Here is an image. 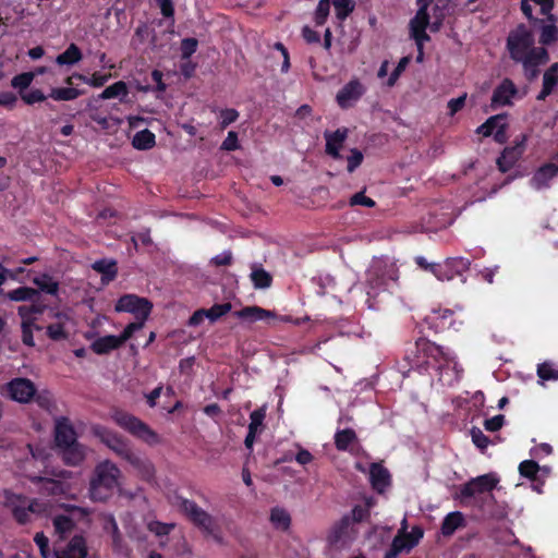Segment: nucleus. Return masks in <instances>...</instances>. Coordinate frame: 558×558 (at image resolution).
<instances>
[{
	"mask_svg": "<svg viewBox=\"0 0 558 558\" xmlns=\"http://www.w3.org/2000/svg\"><path fill=\"white\" fill-rule=\"evenodd\" d=\"M351 529V519L350 515L342 517L337 523H335L328 534L329 544L336 547H344L347 546L352 536L350 533Z\"/></svg>",
	"mask_w": 558,
	"mask_h": 558,
	"instance_id": "nucleus-14",
	"label": "nucleus"
},
{
	"mask_svg": "<svg viewBox=\"0 0 558 558\" xmlns=\"http://www.w3.org/2000/svg\"><path fill=\"white\" fill-rule=\"evenodd\" d=\"M21 328H22L23 343L27 347H34L35 341H34V337H33V330L34 329L39 330L40 327L36 326L35 323H28V320H26V322H22Z\"/></svg>",
	"mask_w": 558,
	"mask_h": 558,
	"instance_id": "nucleus-54",
	"label": "nucleus"
},
{
	"mask_svg": "<svg viewBox=\"0 0 558 558\" xmlns=\"http://www.w3.org/2000/svg\"><path fill=\"white\" fill-rule=\"evenodd\" d=\"M527 57L531 58L533 61L537 62L539 65L545 64L549 60L548 52L543 47L536 48L532 46V49Z\"/></svg>",
	"mask_w": 558,
	"mask_h": 558,
	"instance_id": "nucleus-59",
	"label": "nucleus"
},
{
	"mask_svg": "<svg viewBox=\"0 0 558 558\" xmlns=\"http://www.w3.org/2000/svg\"><path fill=\"white\" fill-rule=\"evenodd\" d=\"M92 268L102 275V282L112 281L118 274L117 262L113 259H98L92 264Z\"/></svg>",
	"mask_w": 558,
	"mask_h": 558,
	"instance_id": "nucleus-27",
	"label": "nucleus"
},
{
	"mask_svg": "<svg viewBox=\"0 0 558 558\" xmlns=\"http://www.w3.org/2000/svg\"><path fill=\"white\" fill-rule=\"evenodd\" d=\"M505 423V416L501 414H498L492 418H488L484 422V426L489 432H497L499 430Z\"/></svg>",
	"mask_w": 558,
	"mask_h": 558,
	"instance_id": "nucleus-63",
	"label": "nucleus"
},
{
	"mask_svg": "<svg viewBox=\"0 0 558 558\" xmlns=\"http://www.w3.org/2000/svg\"><path fill=\"white\" fill-rule=\"evenodd\" d=\"M471 437L473 444L481 450L486 449L490 442L488 437L478 427L471 429Z\"/></svg>",
	"mask_w": 558,
	"mask_h": 558,
	"instance_id": "nucleus-56",
	"label": "nucleus"
},
{
	"mask_svg": "<svg viewBox=\"0 0 558 558\" xmlns=\"http://www.w3.org/2000/svg\"><path fill=\"white\" fill-rule=\"evenodd\" d=\"M526 141V136L522 135L521 140L515 143L514 146L506 147L501 154V156L497 159V165L501 172H507L510 170L517 160L521 157L524 150V144Z\"/></svg>",
	"mask_w": 558,
	"mask_h": 558,
	"instance_id": "nucleus-16",
	"label": "nucleus"
},
{
	"mask_svg": "<svg viewBox=\"0 0 558 558\" xmlns=\"http://www.w3.org/2000/svg\"><path fill=\"white\" fill-rule=\"evenodd\" d=\"M534 43L532 32L525 25H519L507 38V48L511 59L519 62L527 58Z\"/></svg>",
	"mask_w": 558,
	"mask_h": 558,
	"instance_id": "nucleus-5",
	"label": "nucleus"
},
{
	"mask_svg": "<svg viewBox=\"0 0 558 558\" xmlns=\"http://www.w3.org/2000/svg\"><path fill=\"white\" fill-rule=\"evenodd\" d=\"M181 510L189 519L206 533H213L216 526L215 519L207 511L202 509L195 501L190 499H181Z\"/></svg>",
	"mask_w": 558,
	"mask_h": 558,
	"instance_id": "nucleus-11",
	"label": "nucleus"
},
{
	"mask_svg": "<svg viewBox=\"0 0 558 558\" xmlns=\"http://www.w3.org/2000/svg\"><path fill=\"white\" fill-rule=\"evenodd\" d=\"M111 418L118 426L149 446L158 445L161 441L160 437L155 430H153L145 422L131 413L122 410H114L111 413Z\"/></svg>",
	"mask_w": 558,
	"mask_h": 558,
	"instance_id": "nucleus-2",
	"label": "nucleus"
},
{
	"mask_svg": "<svg viewBox=\"0 0 558 558\" xmlns=\"http://www.w3.org/2000/svg\"><path fill=\"white\" fill-rule=\"evenodd\" d=\"M71 476L72 472L66 470L46 469L45 476H29V480L35 484H41L40 493L48 496H61L71 490V485L65 481Z\"/></svg>",
	"mask_w": 558,
	"mask_h": 558,
	"instance_id": "nucleus-3",
	"label": "nucleus"
},
{
	"mask_svg": "<svg viewBox=\"0 0 558 558\" xmlns=\"http://www.w3.org/2000/svg\"><path fill=\"white\" fill-rule=\"evenodd\" d=\"M21 97L27 105L41 102L47 98V96L40 89H33L28 93H22Z\"/></svg>",
	"mask_w": 558,
	"mask_h": 558,
	"instance_id": "nucleus-60",
	"label": "nucleus"
},
{
	"mask_svg": "<svg viewBox=\"0 0 558 558\" xmlns=\"http://www.w3.org/2000/svg\"><path fill=\"white\" fill-rule=\"evenodd\" d=\"M415 349L418 354L416 361L417 365H435L438 369H441L445 365L454 360L450 351L424 338H420L415 342Z\"/></svg>",
	"mask_w": 558,
	"mask_h": 558,
	"instance_id": "nucleus-4",
	"label": "nucleus"
},
{
	"mask_svg": "<svg viewBox=\"0 0 558 558\" xmlns=\"http://www.w3.org/2000/svg\"><path fill=\"white\" fill-rule=\"evenodd\" d=\"M233 315L240 319L255 323L258 320H265L267 318H275L276 314L272 311L264 310L258 306H246L240 311L233 313Z\"/></svg>",
	"mask_w": 558,
	"mask_h": 558,
	"instance_id": "nucleus-25",
	"label": "nucleus"
},
{
	"mask_svg": "<svg viewBox=\"0 0 558 558\" xmlns=\"http://www.w3.org/2000/svg\"><path fill=\"white\" fill-rule=\"evenodd\" d=\"M497 483L498 480L493 474H484L465 483L460 489V495L462 498H471L478 494L488 493L496 487Z\"/></svg>",
	"mask_w": 558,
	"mask_h": 558,
	"instance_id": "nucleus-12",
	"label": "nucleus"
},
{
	"mask_svg": "<svg viewBox=\"0 0 558 558\" xmlns=\"http://www.w3.org/2000/svg\"><path fill=\"white\" fill-rule=\"evenodd\" d=\"M365 93L359 80H351L337 94L336 100L342 109L352 107Z\"/></svg>",
	"mask_w": 558,
	"mask_h": 558,
	"instance_id": "nucleus-13",
	"label": "nucleus"
},
{
	"mask_svg": "<svg viewBox=\"0 0 558 558\" xmlns=\"http://www.w3.org/2000/svg\"><path fill=\"white\" fill-rule=\"evenodd\" d=\"M550 24H543L541 27L539 43L542 45H550L558 40V27L555 25L556 17L553 14L547 15Z\"/></svg>",
	"mask_w": 558,
	"mask_h": 558,
	"instance_id": "nucleus-33",
	"label": "nucleus"
},
{
	"mask_svg": "<svg viewBox=\"0 0 558 558\" xmlns=\"http://www.w3.org/2000/svg\"><path fill=\"white\" fill-rule=\"evenodd\" d=\"M104 529L111 535L113 550L117 553H123L124 542L113 515L107 517Z\"/></svg>",
	"mask_w": 558,
	"mask_h": 558,
	"instance_id": "nucleus-28",
	"label": "nucleus"
},
{
	"mask_svg": "<svg viewBox=\"0 0 558 558\" xmlns=\"http://www.w3.org/2000/svg\"><path fill=\"white\" fill-rule=\"evenodd\" d=\"M413 547L414 543H409L404 535L397 534L393 537L390 548L386 551L384 558H397L403 553H410Z\"/></svg>",
	"mask_w": 558,
	"mask_h": 558,
	"instance_id": "nucleus-29",
	"label": "nucleus"
},
{
	"mask_svg": "<svg viewBox=\"0 0 558 558\" xmlns=\"http://www.w3.org/2000/svg\"><path fill=\"white\" fill-rule=\"evenodd\" d=\"M47 335L51 340L59 341L68 338L61 324H51L47 327Z\"/></svg>",
	"mask_w": 558,
	"mask_h": 558,
	"instance_id": "nucleus-58",
	"label": "nucleus"
},
{
	"mask_svg": "<svg viewBox=\"0 0 558 558\" xmlns=\"http://www.w3.org/2000/svg\"><path fill=\"white\" fill-rule=\"evenodd\" d=\"M471 262L464 257H450L441 264L430 266V271L440 281L452 280L457 276H462L469 270Z\"/></svg>",
	"mask_w": 558,
	"mask_h": 558,
	"instance_id": "nucleus-10",
	"label": "nucleus"
},
{
	"mask_svg": "<svg viewBox=\"0 0 558 558\" xmlns=\"http://www.w3.org/2000/svg\"><path fill=\"white\" fill-rule=\"evenodd\" d=\"M251 280L255 289H267L271 286L272 277L262 267L256 265L252 266V272L250 275Z\"/></svg>",
	"mask_w": 558,
	"mask_h": 558,
	"instance_id": "nucleus-34",
	"label": "nucleus"
},
{
	"mask_svg": "<svg viewBox=\"0 0 558 558\" xmlns=\"http://www.w3.org/2000/svg\"><path fill=\"white\" fill-rule=\"evenodd\" d=\"M122 472L111 460L98 462L89 480L88 494L92 500L102 502L110 498L121 484Z\"/></svg>",
	"mask_w": 558,
	"mask_h": 558,
	"instance_id": "nucleus-1",
	"label": "nucleus"
},
{
	"mask_svg": "<svg viewBox=\"0 0 558 558\" xmlns=\"http://www.w3.org/2000/svg\"><path fill=\"white\" fill-rule=\"evenodd\" d=\"M518 93L514 83L510 78H505L494 90L492 96V107L507 106L511 104Z\"/></svg>",
	"mask_w": 558,
	"mask_h": 558,
	"instance_id": "nucleus-18",
	"label": "nucleus"
},
{
	"mask_svg": "<svg viewBox=\"0 0 558 558\" xmlns=\"http://www.w3.org/2000/svg\"><path fill=\"white\" fill-rule=\"evenodd\" d=\"M198 41L195 38H184L181 41V57L189 59L197 49Z\"/></svg>",
	"mask_w": 558,
	"mask_h": 558,
	"instance_id": "nucleus-57",
	"label": "nucleus"
},
{
	"mask_svg": "<svg viewBox=\"0 0 558 558\" xmlns=\"http://www.w3.org/2000/svg\"><path fill=\"white\" fill-rule=\"evenodd\" d=\"M330 1L331 0H319L314 12V21L316 25H323L326 22L330 11Z\"/></svg>",
	"mask_w": 558,
	"mask_h": 558,
	"instance_id": "nucleus-50",
	"label": "nucleus"
},
{
	"mask_svg": "<svg viewBox=\"0 0 558 558\" xmlns=\"http://www.w3.org/2000/svg\"><path fill=\"white\" fill-rule=\"evenodd\" d=\"M369 481L375 490L383 493L390 484L388 470L378 463H373L369 469Z\"/></svg>",
	"mask_w": 558,
	"mask_h": 558,
	"instance_id": "nucleus-24",
	"label": "nucleus"
},
{
	"mask_svg": "<svg viewBox=\"0 0 558 558\" xmlns=\"http://www.w3.org/2000/svg\"><path fill=\"white\" fill-rule=\"evenodd\" d=\"M232 310L231 303H222V304H215L210 308H205L206 318L209 319L211 323H215L220 317L226 315Z\"/></svg>",
	"mask_w": 558,
	"mask_h": 558,
	"instance_id": "nucleus-45",
	"label": "nucleus"
},
{
	"mask_svg": "<svg viewBox=\"0 0 558 558\" xmlns=\"http://www.w3.org/2000/svg\"><path fill=\"white\" fill-rule=\"evenodd\" d=\"M336 15L339 20H344L354 9L352 0H332Z\"/></svg>",
	"mask_w": 558,
	"mask_h": 558,
	"instance_id": "nucleus-49",
	"label": "nucleus"
},
{
	"mask_svg": "<svg viewBox=\"0 0 558 558\" xmlns=\"http://www.w3.org/2000/svg\"><path fill=\"white\" fill-rule=\"evenodd\" d=\"M519 63L522 64L523 66V70H524V75L525 77L532 82L534 81L538 74H539V71H538V63L533 61L531 58H525L521 61H519Z\"/></svg>",
	"mask_w": 558,
	"mask_h": 558,
	"instance_id": "nucleus-55",
	"label": "nucleus"
},
{
	"mask_svg": "<svg viewBox=\"0 0 558 558\" xmlns=\"http://www.w3.org/2000/svg\"><path fill=\"white\" fill-rule=\"evenodd\" d=\"M74 77L83 81L84 83L93 86V87H101L104 86L110 77V74H100L94 73L90 77L84 76L82 74H74Z\"/></svg>",
	"mask_w": 558,
	"mask_h": 558,
	"instance_id": "nucleus-52",
	"label": "nucleus"
},
{
	"mask_svg": "<svg viewBox=\"0 0 558 558\" xmlns=\"http://www.w3.org/2000/svg\"><path fill=\"white\" fill-rule=\"evenodd\" d=\"M33 282L39 288V290L56 295L59 291V283L52 277L48 275H41L34 278Z\"/></svg>",
	"mask_w": 558,
	"mask_h": 558,
	"instance_id": "nucleus-42",
	"label": "nucleus"
},
{
	"mask_svg": "<svg viewBox=\"0 0 558 558\" xmlns=\"http://www.w3.org/2000/svg\"><path fill=\"white\" fill-rule=\"evenodd\" d=\"M54 533L60 539H65L74 530L75 522L68 515H56L52 520Z\"/></svg>",
	"mask_w": 558,
	"mask_h": 558,
	"instance_id": "nucleus-31",
	"label": "nucleus"
},
{
	"mask_svg": "<svg viewBox=\"0 0 558 558\" xmlns=\"http://www.w3.org/2000/svg\"><path fill=\"white\" fill-rule=\"evenodd\" d=\"M82 52L75 44H71L66 50L56 58L59 65H73L81 61Z\"/></svg>",
	"mask_w": 558,
	"mask_h": 558,
	"instance_id": "nucleus-37",
	"label": "nucleus"
},
{
	"mask_svg": "<svg viewBox=\"0 0 558 558\" xmlns=\"http://www.w3.org/2000/svg\"><path fill=\"white\" fill-rule=\"evenodd\" d=\"M153 308L151 302L146 298H140L135 294H125L121 296L114 306L117 312L132 313L136 317L133 324H141V329L144 327Z\"/></svg>",
	"mask_w": 558,
	"mask_h": 558,
	"instance_id": "nucleus-6",
	"label": "nucleus"
},
{
	"mask_svg": "<svg viewBox=\"0 0 558 558\" xmlns=\"http://www.w3.org/2000/svg\"><path fill=\"white\" fill-rule=\"evenodd\" d=\"M155 143V134L147 129L137 132L132 141V145L140 150L150 149Z\"/></svg>",
	"mask_w": 558,
	"mask_h": 558,
	"instance_id": "nucleus-38",
	"label": "nucleus"
},
{
	"mask_svg": "<svg viewBox=\"0 0 558 558\" xmlns=\"http://www.w3.org/2000/svg\"><path fill=\"white\" fill-rule=\"evenodd\" d=\"M558 174V162H548L539 167L530 183L535 190H543L548 187L549 181Z\"/></svg>",
	"mask_w": 558,
	"mask_h": 558,
	"instance_id": "nucleus-19",
	"label": "nucleus"
},
{
	"mask_svg": "<svg viewBox=\"0 0 558 558\" xmlns=\"http://www.w3.org/2000/svg\"><path fill=\"white\" fill-rule=\"evenodd\" d=\"M54 440L59 449L77 441L76 432L66 417H61L57 421Z\"/></svg>",
	"mask_w": 558,
	"mask_h": 558,
	"instance_id": "nucleus-17",
	"label": "nucleus"
},
{
	"mask_svg": "<svg viewBox=\"0 0 558 558\" xmlns=\"http://www.w3.org/2000/svg\"><path fill=\"white\" fill-rule=\"evenodd\" d=\"M17 312L22 317V322L28 320V323H35L33 315L41 314L44 312V306L37 304L22 305L19 307Z\"/></svg>",
	"mask_w": 558,
	"mask_h": 558,
	"instance_id": "nucleus-47",
	"label": "nucleus"
},
{
	"mask_svg": "<svg viewBox=\"0 0 558 558\" xmlns=\"http://www.w3.org/2000/svg\"><path fill=\"white\" fill-rule=\"evenodd\" d=\"M141 329V324H129L120 336H105L97 338L90 345L96 354H107L120 348L132 335Z\"/></svg>",
	"mask_w": 558,
	"mask_h": 558,
	"instance_id": "nucleus-9",
	"label": "nucleus"
},
{
	"mask_svg": "<svg viewBox=\"0 0 558 558\" xmlns=\"http://www.w3.org/2000/svg\"><path fill=\"white\" fill-rule=\"evenodd\" d=\"M466 94H463L457 98H452L448 101V108L450 116L456 114L460 111L465 105Z\"/></svg>",
	"mask_w": 558,
	"mask_h": 558,
	"instance_id": "nucleus-64",
	"label": "nucleus"
},
{
	"mask_svg": "<svg viewBox=\"0 0 558 558\" xmlns=\"http://www.w3.org/2000/svg\"><path fill=\"white\" fill-rule=\"evenodd\" d=\"M128 95V86L123 81L116 82L114 84L108 86L99 94V99H111L119 96Z\"/></svg>",
	"mask_w": 558,
	"mask_h": 558,
	"instance_id": "nucleus-43",
	"label": "nucleus"
},
{
	"mask_svg": "<svg viewBox=\"0 0 558 558\" xmlns=\"http://www.w3.org/2000/svg\"><path fill=\"white\" fill-rule=\"evenodd\" d=\"M5 506L9 507L15 520L25 524L29 521V510L27 506V498L22 495H16L5 492Z\"/></svg>",
	"mask_w": 558,
	"mask_h": 558,
	"instance_id": "nucleus-15",
	"label": "nucleus"
},
{
	"mask_svg": "<svg viewBox=\"0 0 558 558\" xmlns=\"http://www.w3.org/2000/svg\"><path fill=\"white\" fill-rule=\"evenodd\" d=\"M36 73L24 72L15 75L11 81V86L19 89L21 93L26 89L34 81Z\"/></svg>",
	"mask_w": 558,
	"mask_h": 558,
	"instance_id": "nucleus-46",
	"label": "nucleus"
},
{
	"mask_svg": "<svg viewBox=\"0 0 558 558\" xmlns=\"http://www.w3.org/2000/svg\"><path fill=\"white\" fill-rule=\"evenodd\" d=\"M505 120L504 114H496L486 120L482 125L476 129L477 134H482L487 137L493 135L495 129L498 126V123H501Z\"/></svg>",
	"mask_w": 558,
	"mask_h": 558,
	"instance_id": "nucleus-44",
	"label": "nucleus"
},
{
	"mask_svg": "<svg viewBox=\"0 0 558 558\" xmlns=\"http://www.w3.org/2000/svg\"><path fill=\"white\" fill-rule=\"evenodd\" d=\"M56 555L57 558H85L87 556L85 538L82 535H75L66 547Z\"/></svg>",
	"mask_w": 558,
	"mask_h": 558,
	"instance_id": "nucleus-23",
	"label": "nucleus"
},
{
	"mask_svg": "<svg viewBox=\"0 0 558 558\" xmlns=\"http://www.w3.org/2000/svg\"><path fill=\"white\" fill-rule=\"evenodd\" d=\"M558 85V63L550 65L543 75L542 90L537 95V100H545Z\"/></svg>",
	"mask_w": 558,
	"mask_h": 558,
	"instance_id": "nucleus-26",
	"label": "nucleus"
},
{
	"mask_svg": "<svg viewBox=\"0 0 558 558\" xmlns=\"http://www.w3.org/2000/svg\"><path fill=\"white\" fill-rule=\"evenodd\" d=\"M61 458L66 465L77 466L86 458V447L78 441L60 449Z\"/></svg>",
	"mask_w": 558,
	"mask_h": 558,
	"instance_id": "nucleus-22",
	"label": "nucleus"
},
{
	"mask_svg": "<svg viewBox=\"0 0 558 558\" xmlns=\"http://www.w3.org/2000/svg\"><path fill=\"white\" fill-rule=\"evenodd\" d=\"M410 28V36L412 39H414L416 47H417V57L416 60L421 62L423 60V46L424 43L429 41L430 37L426 33L427 27L421 28L417 25L409 24Z\"/></svg>",
	"mask_w": 558,
	"mask_h": 558,
	"instance_id": "nucleus-35",
	"label": "nucleus"
},
{
	"mask_svg": "<svg viewBox=\"0 0 558 558\" xmlns=\"http://www.w3.org/2000/svg\"><path fill=\"white\" fill-rule=\"evenodd\" d=\"M266 416L265 408L254 410L250 415L248 430L259 433Z\"/></svg>",
	"mask_w": 558,
	"mask_h": 558,
	"instance_id": "nucleus-48",
	"label": "nucleus"
},
{
	"mask_svg": "<svg viewBox=\"0 0 558 558\" xmlns=\"http://www.w3.org/2000/svg\"><path fill=\"white\" fill-rule=\"evenodd\" d=\"M239 117V112L235 109H225L220 112V125L222 129L233 123Z\"/></svg>",
	"mask_w": 558,
	"mask_h": 558,
	"instance_id": "nucleus-62",
	"label": "nucleus"
},
{
	"mask_svg": "<svg viewBox=\"0 0 558 558\" xmlns=\"http://www.w3.org/2000/svg\"><path fill=\"white\" fill-rule=\"evenodd\" d=\"M326 140V153L335 159L341 158L340 148L342 147L347 136L348 129H338L335 132L326 131L324 133Z\"/></svg>",
	"mask_w": 558,
	"mask_h": 558,
	"instance_id": "nucleus-21",
	"label": "nucleus"
},
{
	"mask_svg": "<svg viewBox=\"0 0 558 558\" xmlns=\"http://www.w3.org/2000/svg\"><path fill=\"white\" fill-rule=\"evenodd\" d=\"M357 441V436L352 428L338 430L335 434V446L340 451L349 450Z\"/></svg>",
	"mask_w": 558,
	"mask_h": 558,
	"instance_id": "nucleus-30",
	"label": "nucleus"
},
{
	"mask_svg": "<svg viewBox=\"0 0 558 558\" xmlns=\"http://www.w3.org/2000/svg\"><path fill=\"white\" fill-rule=\"evenodd\" d=\"M90 433L123 460L133 451L124 437L102 425H93Z\"/></svg>",
	"mask_w": 558,
	"mask_h": 558,
	"instance_id": "nucleus-7",
	"label": "nucleus"
},
{
	"mask_svg": "<svg viewBox=\"0 0 558 558\" xmlns=\"http://www.w3.org/2000/svg\"><path fill=\"white\" fill-rule=\"evenodd\" d=\"M363 161V154L356 149H351V155L348 157V171L353 172Z\"/></svg>",
	"mask_w": 558,
	"mask_h": 558,
	"instance_id": "nucleus-61",
	"label": "nucleus"
},
{
	"mask_svg": "<svg viewBox=\"0 0 558 558\" xmlns=\"http://www.w3.org/2000/svg\"><path fill=\"white\" fill-rule=\"evenodd\" d=\"M38 291L29 287H20L7 293V298L14 302L33 301L38 296Z\"/></svg>",
	"mask_w": 558,
	"mask_h": 558,
	"instance_id": "nucleus-41",
	"label": "nucleus"
},
{
	"mask_svg": "<svg viewBox=\"0 0 558 558\" xmlns=\"http://www.w3.org/2000/svg\"><path fill=\"white\" fill-rule=\"evenodd\" d=\"M539 470V465L534 460H525L520 463L519 472L521 476L534 480Z\"/></svg>",
	"mask_w": 558,
	"mask_h": 558,
	"instance_id": "nucleus-53",
	"label": "nucleus"
},
{
	"mask_svg": "<svg viewBox=\"0 0 558 558\" xmlns=\"http://www.w3.org/2000/svg\"><path fill=\"white\" fill-rule=\"evenodd\" d=\"M537 375L543 380H557L558 369L549 362H544L537 367Z\"/></svg>",
	"mask_w": 558,
	"mask_h": 558,
	"instance_id": "nucleus-51",
	"label": "nucleus"
},
{
	"mask_svg": "<svg viewBox=\"0 0 558 558\" xmlns=\"http://www.w3.org/2000/svg\"><path fill=\"white\" fill-rule=\"evenodd\" d=\"M2 391L11 400L26 404L36 397L37 387L28 378L15 377L3 386Z\"/></svg>",
	"mask_w": 558,
	"mask_h": 558,
	"instance_id": "nucleus-8",
	"label": "nucleus"
},
{
	"mask_svg": "<svg viewBox=\"0 0 558 558\" xmlns=\"http://www.w3.org/2000/svg\"><path fill=\"white\" fill-rule=\"evenodd\" d=\"M82 92L73 87H56L49 93V97L56 101H70L76 99Z\"/></svg>",
	"mask_w": 558,
	"mask_h": 558,
	"instance_id": "nucleus-39",
	"label": "nucleus"
},
{
	"mask_svg": "<svg viewBox=\"0 0 558 558\" xmlns=\"http://www.w3.org/2000/svg\"><path fill=\"white\" fill-rule=\"evenodd\" d=\"M464 518L459 511L447 514L441 523V533L445 536L452 535L456 530L463 525Z\"/></svg>",
	"mask_w": 558,
	"mask_h": 558,
	"instance_id": "nucleus-32",
	"label": "nucleus"
},
{
	"mask_svg": "<svg viewBox=\"0 0 558 558\" xmlns=\"http://www.w3.org/2000/svg\"><path fill=\"white\" fill-rule=\"evenodd\" d=\"M432 2L433 0H416L418 9L414 17L410 20L409 24L417 25L421 29L422 27H427L429 24V14L427 9Z\"/></svg>",
	"mask_w": 558,
	"mask_h": 558,
	"instance_id": "nucleus-36",
	"label": "nucleus"
},
{
	"mask_svg": "<svg viewBox=\"0 0 558 558\" xmlns=\"http://www.w3.org/2000/svg\"><path fill=\"white\" fill-rule=\"evenodd\" d=\"M126 462H129L133 469L136 471V473L145 481H153L155 477V466L151 463L150 460L147 458H144L134 451H132L128 458L125 459Z\"/></svg>",
	"mask_w": 558,
	"mask_h": 558,
	"instance_id": "nucleus-20",
	"label": "nucleus"
},
{
	"mask_svg": "<svg viewBox=\"0 0 558 558\" xmlns=\"http://www.w3.org/2000/svg\"><path fill=\"white\" fill-rule=\"evenodd\" d=\"M270 521L275 527L280 530H288L291 524V517L283 508H274L270 513Z\"/></svg>",
	"mask_w": 558,
	"mask_h": 558,
	"instance_id": "nucleus-40",
	"label": "nucleus"
}]
</instances>
